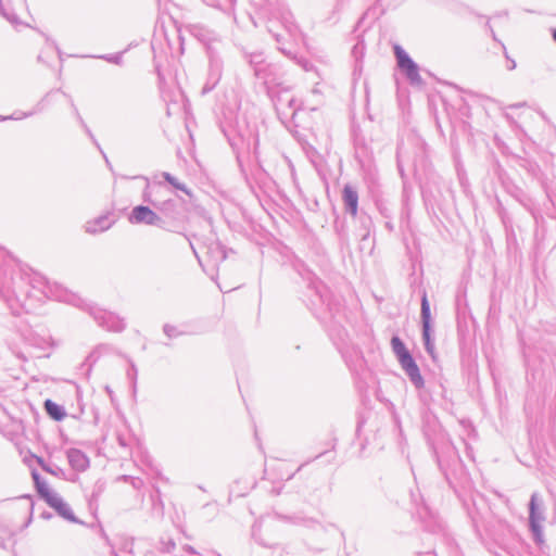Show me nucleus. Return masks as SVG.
Masks as SVG:
<instances>
[{"label": "nucleus", "mask_w": 556, "mask_h": 556, "mask_svg": "<svg viewBox=\"0 0 556 556\" xmlns=\"http://www.w3.org/2000/svg\"><path fill=\"white\" fill-rule=\"evenodd\" d=\"M136 178H142V176ZM143 179L147 185L142 191V200L155 208L160 217L164 218L161 229L179 232L188 220L186 202L178 197H166V192H169V190L164 182H150L147 177H143Z\"/></svg>", "instance_id": "f257e3e1"}, {"label": "nucleus", "mask_w": 556, "mask_h": 556, "mask_svg": "<svg viewBox=\"0 0 556 556\" xmlns=\"http://www.w3.org/2000/svg\"><path fill=\"white\" fill-rule=\"evenodd\" d=\"M223 132L238 155L242 152L257 154L258 136L254 129L245 126L237 130L229 126L228 128H223Z\"/></svg>", "instance_id": "f03ea898"}, {"label": "nucleus", "mask_w": 556, "mask_h": 556, "mask_svg": "<svg viewBox=\"0 0 556 556\" xmlns=\"http://www.w3.org/2000/svg\"><path fill=\"white\" fill-rule=\"evenodd\" d=\"M31 477L35 482L36 490L41 498L53 508L60 516L70 520L76 521V518L70 507L63 502V500L52 491L49 484L40 479V476L34 471Z\"/></svg>", "instance_id": "7ed1b4c3"}, {"label": "nucleus", "mask_w": 556, "mask_h": 556, "mask_svg": "<svg viewBox=\"0 0 556 556\" xmlns=\"http://www.w3.org/2000/svg\"><path fill=\"white\" fill-rule=\"evenodd\" d=\"M190 247L202 265L203 261L212 263L214 266L223 262L226 258V252L222 243L217 240H211L208 242H199L197 245L190 241Z\"/></svg>", "instance_id": "20e7f679"}, {"label": "nucleus", "mask_w": 556, "mask_h": 556, "mask_svg": "<svg viewBox=\"0 0 556 556\" xmlns=\"http://www.w3.org/2000/svg\"><path fill=\"white\" fill-rule=\"evenodd\" d=\"M397 66L404 73L412 85H421L422 78L419 74L418 64L408 55V53L399 45L393 47Z\"/></svg>", "instance_id": "39448f33"}, {"label": "nucleus", "mask_w": 556, "mask_h": 556, "mask_svg": "<svg viewBox=\"0 0 556 556\" xmlns=\"http://www.w3.org/2000/svg\"><path fill=\"white\" fill-rule=\"evenodd\" d=\"M163 217L159 216L157 211L149 205H136L128 215V222L131 225H147L161 228L163 226Z\"/></svg>", "instance_id": "423d86ee"}, {"label": "nucleus", "mask_w": 556, "mask_h": 556, "mask_svg": "<svg viewBox=\"0 0 556 556\" xmlns=\"http://www.w3.org/2000/svg\"><path fill=\"white\" fill-rule=\"evenodd\" d=\"M223 74V61L214 53H210L207 79L202 88V94L211 92L219 83Z\"/></svg>", "instance_id": "0eeeda50"}, {"label": "nucleus", "mask_w": 556, "mask_h": 556, "mask_svg": "<svg viewBox=\"0 0 556 556\" xmlns=\"http://www.w3.org/2000/svg\"><path fill=\"white\" fill-rule=\"evenodd\" d=\"M277 114L282 118H294L299 104L298 100L288 91L279 93L275 100Z\"/></svg>", "instance_id": "6e6552de"}, {"label": "nucleus", "mask_w": 556, "mask_h": 556, "mask_svg": "<svg viewBox=\"0 0 556 556\" xmlns=\"http://www.w3.org/2000/svg\"><path fill=\"white\" fill-rule=\"evenodd\" d=\"M116 223V218L113 213L108 212L91 220H88L85 225L87 233L96 235L109 230Z\"/></svg>", "instance_id": "1a4fd4ad"}, {"label": "nucleus", "mask_w": 556, "mask_h": 556, "mask_svg": "<svg viewBox=\"0 0 556 556\" xmlns=\"http://www.w3.org/2000/svg\"><path fill=\"white\" fill-rule=\"evenodd\" d=\"M342 201L345 213L350 214L353 217H356L358 211V193L353 186L346 184L343 187Z\"/></svg>", "instance_id": "9d476101"}, {"label": "nucleus", "mask_w": 556, "mask_h": 556, "mask_svg": "<svg viewBox=\"0 0 556 556\" xmlns=\"http://www.w3.org/2000/svg\"><path fill=\"white\" fill-rule=\"evenodd\" d=\"M402 368L406 371L410 380L418 387L422 386L424 380L420 375L419 368L412 357L410 353L399 358Z\"/></svg>", "instance_id": "9b49d317"}, {"label": "nucleus", "mask_w": 556, "mask_h": 556, "mask_svg": "<svg viewBox=\"0 0 556 556\" xmlns=\"http://www.w3.org/2000/svg\"><path fill=\"white\" fill-rule=\"evenodd\" d=\"M18 7H26V0H16ZM16 8L11 5L10 0H0V13L14 27L22 25L16 15Z\"/></svg>", "instance_id": "f8f14e48"}, {"label": "nucleus", "mask_w": 556, "mask_h": 556, "mask_svg": "<svg viewBox=\"0 0 556 556\" xmlns=\"http://www.w3.org/2000/svg\"><path fill=\"white\" fill-rule=\"evenodd\" d=\"M421 315H422V323H424V339L426 343L427 351L433 355V345L430 342V306L428 303L427 295L424 294L422 301H421Z\"/></svg>", "instance_id": "ddd939ff"}, {"label": "nucleus", "mask_w": 556, "mask_h": 556, "mask_svg": "<svg viewBox=\"0 0 556 556\" xmlns=\"http://www.w3.org/2000/svg\"><path fill=\"white\" fill-rule=\"evenodd\" d=\"M542 517L536 511V496L533 495L530 502V523L534 533L535 540L539 543L543 542L542 529L540 526Z\"/></svg>", "instance_id": "4468645a"}, {"label": "nucleus", "mask_w": 556, "mask_h": 556, "mask_svg": "<svg viewBox=\"0 0 556 556\" xmlns=\"http://www.w3.org/2000/svg\"><path fill=\"white\" fill-rule=\"evenodd\" d=\"M261 71L262 74H254L257 79L262 80L267 86L275 84L278 72L276 64L265 62V64L261 66Z\"/></svg>", "instance_id": "2eb2a0df"}, {"label": "nucleus", "mask_w": 556, "mask_h": 556, "mask_svg": "<svg viewBox=\"0 0 556 556\" xmlns=\"http://www.w3.org/2000/svg\"><path fill=\"white\" fill-rule=\"evenodd\" d=\"M68 460L71 466L78 471H84L89 467L88 457L79 450H71Z\"/></svg>", "instance_id": "dca6fc26"}, {"label": "nucleus", "mask_w": 556, "mask_h": 556, "mask_svg": "<svg viewBox=\"0 0 556 556\" xmlns=\"http://www.w3.org/2000/svg\"><path fill=\"white\" fill-rule=\"evenodd\" d=\"M357 217V220L359 223V230L357 232V236L361 238L362 241H366L371 232L372 228V220L370 216H368L365 213H361Z\"/></svg>", "instance_id": "f3484780"}, {"label": "nucleus", "mask_w": 556, "mask_h": 556, "mask_svg": "<svg viewBox=\"0 0 556 556\" xmlns=\"http://www.w3.org/2000/svg\"><path fill=\"white\" fill-rule=\"evenodd\" d=\"M45 408L47 414L56 421L64 419L66 416L64 409L51 400L45 402Z\"/></svg>", "instance_id": "a211bd4d"}, {"label": "nucleus", "mask_w": 556, "mask_h": 556, "mask_svg": "<svg viewBox=\"0 0 556 556\" xmlns=\"http://www.w3.org/2000/svg\"><path fill=\"white\" fill-rule=\"evenodd\" d=\"M54 90H51L45 94V97L36 103V105L33 108L31 111L25 112L24 116H33L35 114L41 113L47 108V104L49 102V98L53 94ZM55 92H62L65 97L68 99L71 98L65 92H63L61 89L55 90Z\"/></svg>", "instance_id": "6ab92c4d"}, {"label": "nucleus", "mask_w": 556, "mask_h": 556, "mask_svg": "<svg viewBox=\"0 0 556 556\" xmlns=\"http://www.w3.org/2000/svg\"><path fill=\"white\" fill-rule=\"evenodd\" d=\"M70 104H71L73 114L75 115L77 122L80 124V126L83 127L85 132L88 135V137L92 140V142L100 149V146H99L97 139L94 138V136H93L92 131L90 130V128L88 127V125L85 123L84 118L81 117V115L72 98H70Z\"/></svg>", "instance_id": "aec40b11"}, {"label": "nucleus", "mask_w": 556, "mask_h": 556, "mask_svg": "<svg viewBox=\"0 0 556 556\" xmlns=\"http://www.w3.org/2000/svg\"><path fill=\"white\" fill-rule=\"evenodd\" d=\"M247 60L250 66L252 67L254 74H262L261 66H263L266 62L263 56V53H250L247 55Z\"/></svg>", "instance_id": "412c9836"}, {"label": "nucleus", "mask_w": 556, "mask_h": 556, "mask_svg": "<svg viewBox=\"0 0 556 556\" xmlns=\"http://www.w3.org/2000/svg\"><path fill=\"white\" fill-rule=\"evenodd\" d=\"M161 175L164 178V180L166 182H168L170 186H173L175 189L180 190V191L185 192L188 195H191V192L188 189V187L185 184L180 182L172 174H169L168 172H163Z\"/></svg>", "instance_id": "4be33fe9"}, {"label": "nucleus", "mask_w": 556, "mask_h": 556, "mask_svg": "<svg viewBox=\"0 0 556 556\" xmlns=\"http://www.w3.org/2000/svg\"><path fill=\"white\" fill-rule=\"evenodd\" d=\"M205 4L219 9L224 12L230 10L233 7L236 0H202Z\"/></svg>", "instance_id": "5701e85b"}, {"label": "nucleus", "mask_w": 556, "mask_h": 556, "mask_svg": "<svg viewBox=\"0 0 556 556\" xmlns=\"http://www.w3.org/2000/svg\"><path fill=\"white\" fill-rule=\"evenodd\" d=\"M393 351L395 352L397 358L403 357L404 355L409 354L408 350L405 348L404 343L400 340V338L394 337L391 340Z\"/></svg>", "instance_id": "b1692460"}, {"label": "nucleus", "mask_w": 556, "mask_h": 556, "mask_svg": "<svg viewBox=\"0 0 556 556\" xmlns=\"http://www.w3.org/2000/svg\"><path fill=\"white\" fill-rule=\"evenodd\" d=\"M520 166L525 168L533 177H536L540 173V166L535 162L522 160Z\"/></svg>", "instance_id": "393cba45"}, {"label": "nucleus", "mask_w": 556, "mask_h": 556, "mask_svg": "<svg viewBox=\"0 0 556 556\" xmlns=\"http://www.w3.org/2000/svg\"><path fill=\"white\" fill-rule=\"evenodd\" d=\"M99 59L105 60L110 63L119 65L123 62V52L112 53V54H103L98 56Z\"/></svg>", "instance_id": "a878e982"}, {"label": "nucleus", "mask_w": 556, "mask_h": 556, "mask_svg": "<svg viewBox=\"0 0 556 556\" xmlns=\"http://www.w3.org/2000/svg\"><path fill=\"white\" fill-rule=\"evenodd\" d=\"M293 59H294V60H296V63H298L300 66H302L306 72H307V71H309V70L313 67V65L309 63V61H308V60H306L305 58H302V56H301V58H299V59H298V58L295 56V58H293Z\"/></svg>", "instance_id": "bb28decb"}, {"label": "nucleus", "mask_w": 556, "mask_h": 556, "mask_svg": "<svg viewBox=\"0 0 556 556\" xmlns=\"http://www.w3.org/2000/svg\"><path fill=\"white\" fill-rule=\"evenodd\" d=\"M500 216H501V219H502V223L505 227L506 230H508V228H511V223H510V219L508 218L506 212L504 211V208H502L500 211Z\"/></svg>", "instance_id": "cd10ccee"}, {"label": "nucleus", "mask_w": 556, "mask_h": 556, "mask_svg": "<svg viewBox=\"0 0 556 556\" xmlns=\"http://www.w3.org/2000/svg\"><path fill=\"white\" fill-rule=\"evenodd\" d=\"M286 29L290 36L295 37L298 33V27L293 23L286 24Z\"/></svg>", "instance_id": "c85d7f7f"}, {"label": "nucleus", "mask_w": 556, "mask_h": 556, "mask_svg": "<svg viewBox=\"0 0 556 556\" xmlns=\"http://www.w3.org/2000/svg\"><path fill=\"white\" fill-rule=\"evenodd\" d=\"M28 116H24V113L21 112H14L12 115H9L8 118L12 121H20L23 118H27Z\"/></svg>", "instance_id": "c756f323"}, {"label": "nucleus", "mask_w": 556, "mask_h": 556, "mask_svg": "<svg viewBox=\"0 0 556 556\" xmlns=\"http://www.w3.org/2000/svg\"><path fill=\"white\" fill-rule=\"evenodd\" d=\"M279 50H280L285 55H287V56H289V58H291V59L295 58V55H293L291 51H289V50H287V49H285V48H282V47H279Z\"/></svg>", "instance_id": "7c9ffc66"}, {"label": "nucleus", "mask_w": 556, "mask_h": 556, "mask_svg": "<svg viewBox=\"0 0 556 556\" xmlns=\"http://www.w3.org/2000/svg\"><path fill=\"white\" fill-rule=\"evenodd\" d=\"M485 25H486L488 29L490 30V33H491V35H492V38H493L494 40H497L496 35H495V31L493 30V28H492V26L490 25V22H489V21L486 22V24H485Z\"/></svg>", "instance_id": "2f4dec72"}, {"label": "nucleus", "mask_w": 556, "mask_h": 556, "mask_svg": "<svg viewBox=\"0 0 556 556\" xmlns=\"http://www.w3.org/2000/svg\"><path fill=\"white\" fill-rule=\"evenodd\" d=\"M199 34H197V36L200 38V40H205V36L203 35V29H199Z\"/></svg>", "instance_id": "473e14b6"}, {"label": "nucleus", "mask_w": 556, "mask_h": 556, "mask_svg": "<svg viewBox=\"0 0 556 556\" xmlns=\"http://www.w3.org/2000/svg\"><path fill=\"white\" fill-rule=\"evenodd\" d=\"M274 37H275L277 42H280L281 36L279 34H274Z\"/></svg>", "instance_id": "72a5a7b5"}, {"label": "nucleus", "mask_w": 556, "mask_h": 556, "mask_svg": "<svg viewBox=\"0 0 556 556\" xmlns=\"http://www.w3.org/2000/svg\"><path fill=\"white\" fill-rule=\"evenodd\" d=\"M509 70H514L516 67V63L514 60H511V62H509Z\"/></svg>", "instance_id": "f704fd0d"}, {"label": "nucleus", "mask_w": 556, "mask_h": 556, "mask_svg": "<svg viewBox=\"0 0 556 556\" xmlns=\"http://www.w3.org/2000/svg\"><path fill=\"white\" fill-rule=\"evenodd\" d=\"M509 70H514L516 67V63L514 60H511V62H509Z\"/></svg>", "instance_id": "c9c22d12"}, {"label": "nucleus", "mask_w": 556, "mask_h": 556, "mask_svg": "<svg viewBox=\"0 0 556 556\" xmlns=\"http://www.w3.org/2000/svg\"><path fill=\"white\" fill-rule=\"evenodd\" d=\"M553 40L556 42V28L552 30Z\"/></svg>", "instance_id": "e433bc0d"}, {"label": "nucleus", "mask_w": 556, "mask_h": 556, "mask_svg": "<svg viewBox=\"0 0 556 556\" xmlns=\"http://www.w3.org/2000/svg\"><path fill=\"white\" fill-rule=\"evenodd\" d=\"M427 193H428L427 188L422 187V195L425 199L427 198Z\"/></svg>", "instance_id": "4c0bfd02"}, {"label": "nucleus", "mask_w": 556, "mask_h": 556, "mask_svg": "<svg viewBox=\"0 0 556 556\" xmlns=\"http://www.w3.org/2000/svg\"><path fill=\"white\" fill-rule=\"evenodd\" d=\"M8 116L0 115V122L8 121Z\"/></svg>", "instance_id": "58836bf2"}, {"label": "nucleus", "mask_w": 556, "mask_h": 556, "mask_svg": "<svg viewBox=\"0 0 556 556\" xmlns=\"http://www.w3.org/2000/svg\"><path fill=\"white\" fill-rule=\"evenodd\" d=\"M547 198H549V201H553V198H551V194L547 192Z\"/></svg>", "instance_id": "ea45409f"}, {"label": "nucleus", "mask_w": 556, "mask_h": 556, "mask_svg": "<svg viewBox=\"0 0 556 556\" xmlns=\"http://www.w3.org/2000/svg\"><path fill=\"white\" fill-rule=\"evenodd\" d=\"M547 198H549V201H553V198H551V194L547 192Z\"/></svg>", "instance_id": "a19ab883"}]
</instances>
